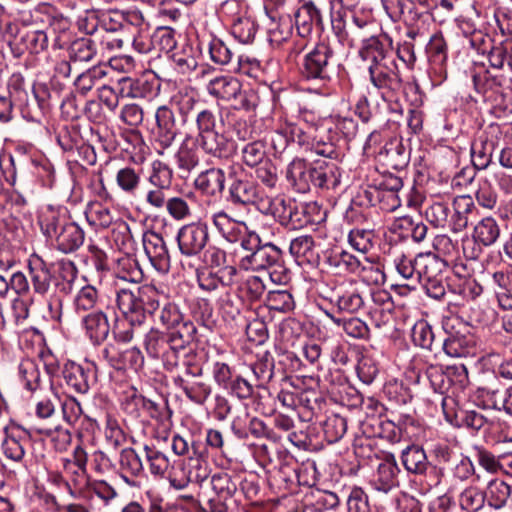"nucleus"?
I'll list each match as a JSON object with an SVG mask.
<instances>
[{
	"label": "nucleus",
	"instance_id": "1",
	"mask_svg": "<svg viewBox=\"0 0 512 512\" xmlns=\"http://www.w3.org/2000/svg\"><path fill=\"white\" fill-rule=\"evenodd\" d=\"M331 26L343 46L362 44L359 56L368 62L370 83L384 99L401 90L403 80L393 50L374 35V23L368 17L341 7L331 11Z\"/></svg>",
	"mask_w": 512,
	"mask_h": 512
},
{
	"label": "nucleus",
	"instance_id": "2",
	"mask_svg": "<svg viewBox=\"0 0 512 512\" xmlns=\"http://www.w3.org/2000/svg\"><path fill=\"white\" fill-rule=\"evenodd\" d=\"M27 276L18 271L7 280L8 291L13 290L18 296L26 295L30 291V283L35 294L46 299L50 318L59 321L62 316L64 299L70 296L75 289L78 269L74 262L62 260L58 268L52 272L48 265L39 260L29 263Z\"/></svg>",
	"mask_w": 512,
	"mask_h": 512
},
{
	"label": "nucleus",
	"instance_id": "3",
	"mask_svg": "<svg viewBox=\"0 0 512 512\" xmlns=\"http://www.w3.org/2000/svg\"><path fill=\"white\" fill-rule=\"evenodd\" d=\"M196 104L197 100L193 96L177 94L171 98L169 104L161 105L156 109L153 140L162 149L159 151L160 154L173 145L180 133V128H186L191 124V116Z\"/></svg>",
	"mask_w": 512,
	"mask_h": 512
},
{
	"label": "nucleus",
	"instance_id": "4",
	"mask_svg": "<svg viewBox=\"0 0 512 512\" xmlns=\"http://www.w3.org/2000/svg\"><path fill=\"white\" fill-rule=\"evenodd\" d=\"M39 224L44 236L53 241L55 248L64 254L76 252L84 243V230L65 213L48 209L39 217Z\"/></svg>",
	"mask_w": 512,
	"mask_h": 512
},
{
	"label": "nucleus",
	"instance_id": "5",
	"mask_svg": "<svg viewBox=\"0 0 512 512\" xmlns=\"http://www.w3.org/2000/svg\"><path fill=\"white\" fill-rule=\"evenodd\" d=\"M116 303L122 316L131 326L142 325L147 315H154L160 308V295L151 285L122 288L116 293Z\"/></svg>",
	"mask_w": 512,
	"mask_h": 512
},
{
	"label": "nucleus",
	"instance_id": "6",
	"mask_svg": "<svg viewBox=\"0 0 512 512\" xmlns=\"http://www.w3.org/2000/svg\"><path fill=\"white\" fill-rule=\"evenodd\" d=\"M335 165L314 167L303 159H294L288 166L286 177L300 193H306L314 188L335 187L338 180L333 169Z\"/></svg>",
	"mask_w": 512,
	"mask_h": 512
},
{
	"label": "nucleus",
	"instance_id": "7",
	"mask_svg": "<svg viewBox=\"0 0 512 512\" xmlns=\"http://www.w3.org/2000/svg\"><path fill=\"white\" fill-rule=\"evenodd\" d=\"M289 127L291 142L298 144L305 151L314 152L330 160H338L341 157V150L330 136L331 129H319L314 126L304 129L293 122H289Z\"/></svg>",
	"mask_w": 512,
	"mask_h": 512
},
{
	"label": "nucleus",
	"instance_id": "8",
	"mask_svg": "<svg viewBox=\"0 0 512 512\" xmlns=\"http://www.w3.org/2000/svg\"><path fill=\"white\" fill-rule=\"evenodd\" d=\"M228 195L227 202L237 207H246L263 202L260 186L249 177L241 164L228 166Z\"/></svg>",
	"mask_w": 512,
	"mask_h": 512
},
{
	"label": "nucleus",
	"instance_id": "9",
	"mask_svg": "<svg viewBox=\"0 0 512 512\" xmlns=\"http://www.w3.org/2000/svg\"><path fill=\"white\" fill-rule=\"evenodd\" d=\"M173 170L165 162L156 160L151 164L145 189V202L155 210L164 209L173 182Z\"/></svg>",
	"mask_w": 512,
	"mask_h": 512
},
{
	"label": "nucleus",
	"instance_id": "10",
	"mask_svg": "<svg viewBox=\"0 0 512 512\" xmlns=\"http://www.w3.org/2000/svg\"><path fill=\"white\" fill-rule=\"evenodd\" d=\"M334 50L329 44L321 42L307 52L301 63V76L307 80L329 81L334 66Z\"/></svg>",
	"mask_w": 512,
	"mask_h": 512
},
{
	"label": "nucleus",
	"instance_id": "11",
	"mask_svg": "<svg viewBox=\"0 0 512 512\" xmlns=\"http://www.w3.org/2000/svg\"><path fill=\"white\" fill-rule=\"evenodd\" d=\"M446 337L440 345L444 352L451 357H467L474 354L475 337L468 324L462 323L458 318L448 319L443 324Z\"/></svg>",
	"mask_w": 512,
	"mask_h": 512
},
{
	"label": "nucleus",
	"instance_id": "12",
	"mask_svg": "<svg viewBox=\"0 0 512 512\" xmlns=\"http://www.w3.org/2000/svg\"><path fill=\"white\" fill-rule=\"evenodd\" d=\"M212 377L218 387L239 400L250 399L254 394L253 383L238 374L233 367L225 362H214Z\"/></svg>",
	"mask_w": 512,
	"mask_h": 512
},
{
	"label": "nucleus",
	"instance_id": "13",
	"mask_svg": "<svg viewBox=\"0 0 512 512\" xmlns=\"http://www.w3.org/2000/svg\"><path fill=\"white\" fill-rule=\"evenodd\" d=\"M176 241L182 256L198 257L210 241L209 227L203 221L185 224L178 230Z\"/></svg>",
	"mask_w": 512,
	"mask_h": 512
},
{
	"label": "nucleus",
	"instance_id": "14",
	"mask_svg": "<svg viewBox=\"0 0 512 512\" xmlns=\"http://www.w3.org/2000/svg\"><path fill=\"white\" fill-rule=\"evenodd\" d=\"M98 367L94 361L85 360V365L73 361L65 363L62 375L68 389L76 394H87L97 382Z\"/></svg>",
	"mask_w": 512,
	"mask_h": 512
},
{
	"label": "nucleus",
	"instance_id": "15",
	"mask_svg": "<svg viewBox=\"0 0 512 512\" xmlns=\"http://www.w3.org/2000/svg\"><path fill=\"white\" fill-rule=\"evenodd\" d=\"M267 210H271L278 222L290 230L302 229L313 222L308 206L304 203L279 199L273 208L269 206Z\"/></svg>",
	"mask_w": 512,
	"mask_h": 512
},
{
	"label": "nucleus",
	"instance_id": "16",
	"mask_svg": "<svg viewBox=\"0 0 512 512\" xmlns=\"http://www.w3.org/2000/svg\"><path fill=\"white\" fill-rule=\"evenodd\" d=\"M144 345L147 354L152 358L160 359L167 371L176 369L179 357L174 351L165 331L151 328L145 336Z\"/></svg>",
	"mask_w": 512,
	"mask_h": 512
},
{
	"label": "nucleus",
	"instance_id": "17",
	"mask_svg": "<svg viewBox=\"0 0 512 512\" xmlns=\"http://www.w3.org/2000/svg\"><path fill=\"white\" fill-rule=\"evenodd\" d=\"M143 247L151 265L154 269L166 274L171 267V257L166 241L159 233L147 231L143 234Z\"/></svg>",
	"mask_w": 512,
	"mask_h": 512
},
{
	"label": "nucleus",
	"instance_id": "18",
	"mask_svg": "<svg viewBox=\"0 0 512 512\" xmlns=\"http://www.w3.org/2000/svg\"><path fill=\"white\" fill-rule=\"evenodd\" d=\"M498 134H500L499 127L490 126L472 143L471 158L474 168L484 170L492 163L493 154L498 144Z\"/></svg>",
	"mask_w": 512,
	"mask_h": 512
},
{
	"label": "nucleus",
	"instance_id": "19",
	"mask_svg": "<svg viewBox=\"0 0 512 512\" xmlns=\"http://www.w3.org/2000/svg\"><path fill=\"white\" fill-rule=\"evenodd\" d=\"M237 273L238 270L235 266H224L216 271L207 267H199L196 269V279L201 290L211 293L220 287L232 286Z\"/></svg>",
	"mask_w": 512,
	"mask_h": 512
},
{
	"label": "nucleus",
	"instance_id": "20",
	"mask_svg": "<svg viewBox=\"0 0 512 512\" xmlns=\"http://www.w3.org/2000/svg\"><path fill=\"white\" fill-rule=\"evenodd\" d=\"M165 333L179 359L192 354L195 350L197 328L190 319H185Z\"/></svg>",
	"mask_w": 512,
	"mask_h": 512
},
{
	"label": "nucleus",
	"instance_id": "21",
	"mask_svg": "<svg viewBox=\"0 0 512 512\" xmlns=\"http://www.w3.org/2000/svg\"><path fill=\"white\" fill-rule=\"evenodd\" d=\"M159 84L145 77H122L117 81L118 95L121 98L152 99L157 95Z\"/></svg>",
	"mask_w": 512,
	"mask_h": 512
},
{
	"label": "nucleus",
	"instance_id": "22",
	"mask_svg": "<svg viewBox=\"0 0 512 512\" xmlns=\"http://www.w3.org/2000/svg\"><path fill=\"white\" fill-rule=\"evenodd\" d=\"M455 400L450 397L442 398V409L445 419L457 427H467L479 431L486 423V418L476 412L468 410H454Z\"/></svg>",
	"mask_w": 512,
	"mask_h": 512
},
{
	"label": "nucleus",
	"instance_id": "23",
	"mask_svg": "<svg viewBox=\"0 0 512 512\" xmlns=\"http://www.w3.org/2000/svg\"><path fill=\"white\" fill-rule=\"evenodd\" d=\"M195 141L205 154L214 158L227 159L235 151L234 142L217 130L196 135Z\"/></svg>",
	"mask_w": 512,
	"mask_h": 512
},
{
	"label": "nucleus",
	"instance_id": "24",
	"mask_svg": "<svg viewBox=\"0 0 512 512\" xmlns=\"http://www.w3.org/2000/svg\"><path fill=\"white\" fill-rule=\"evenodd\" d=\"M281 250L272 243L261 244L255 251L247 254L241 260V265L245 269L266 270L279 264L281 260Z\"/></svg>",
	"mask_w": 512,
	"mask_h": 512
},
{
	"label": "nucleus",
	"instance_id": "25",
	"mask_svg": "<svg viewBox=\"0 0 512 512\" xmlns=\"http://www.w3.org/2000/svg\"><path fill=\"white\" fill-rule=\"evenodd\" d=\"M401 470L395 456L388 453L377 466L372 484L378 491L388 493L399 486V474Z\"/></svg>",
	"mask_w": 512,
	"mask_h": 512
},
{
	"label": "nucleus",
	"instance_id": "26",
	"mask_svg": "<svg viewBox=\"0 0 512 512\" xmlns=\"http://www.w3.org/2000/svg\"><path fill=\"white\" fill-rule=\"evenodd\" d=\"M295 26L299 36L307 37L314 26L323 29L321 8L312 0L305 1L294 14Z\"/></svg>",
	"mask_w": 512,
	"mask_h": 512
},
{
	"label": "nucleus",
	"instance_id": "27",
	"mask_svg": "<svg viewBox=\"0 0 512 512\" xmlns=\"http://www.w3.org/2000/svg\"><path fill=\"white\" fill-rule=\"evenodd\" d=\"M29 437L28 431L21 426L17 425L6 429L1 446L4 456L14 462L22 461Z\"/></svg>",
	"mask_w": 512,
	"mask_h": 512
},
{
	"label": "nucleus",
	"instance_id": "28",
	"mask_svg": "<svg viewBox=\"0 0 512 512\" xmlns=\"http://www.w3.org/2000/svg\"><path fill=\"white\" fill-rule=\"evenodd\" d=\"M82 327L85 335L93 345H101L110 333L107 315L102 310H95L82 317Z\"/></svg>",
	"mask_w": 512,
	"mask_h": 512
},
{
	"label": "nucleus",
	"instance_id": "29",
	"mask_svg": "<svg viewBox=\"0 0 512 512\" xmlns=\"http://www.w3.org/2000/svg\"><path fill=\"white\" fill-rule=\"evenodd\" d=\"M452 232L459 233L467 228L469 221L477 214V207L470 195H459L450 207Z\"/></svg>",
	"mask_w": 512,
	"mask_h": 512
},
{
	"label": "nucleus",
	"instance_id": "30",
	"mask_svg": "<svg viewBox=\"0 0 512 512\" xmlns=\"http://www.w3.org/2000/svg\"><path fill=\"white\" fill-rule=\"evenodd\" d=\"M358 199L352 201V205H362L363 200H366V205L376 206L379 205L380 209L386 212L395 211L401 205V200L397 193L393 191L381 190L377 187H370L359 193Z\"/></svg>",
	"mask_w": 512,
	"mask_h": 512
},
{
	"label": "nucleus",
	"instance_id": "31",
	"mask_svg": "<svg viewBox=\"0 0 512 512\" xmlns=\"http://www.w3.org/2000/svg\"><path fill=\"white\" fill-rule=\"evenodd\" d=\"M174 385L181 389L185 396L197 405H204L212 394V386L200 378L184 379V377H174Z\"/></svg>",
	"mask_w": 512,
	"mask_h": 512
},
{
	"label": "nucleus",
	"instance_id": "32",
	"mask_svg": "<svg viewBox=\"0 0 512 512\" xmlns=\"http://www.w3.org/2000/svg\"><path fill=\"white\" fill-rule=\"evenodd\" d=\"M226 175L221 168L212 167L202 171L194 180L196 190L207 196L221 195L225 189Z\"/></svg>",
	"mask_w": 512,
	"mask_h": 512
},
{
	"label": "nucleus",
	"instance_id": "33",
	"mask_svg": "<svg viewBox=\"0 0 512 512\" xmlns=\"http://www.w3.org/2000/svg\"><path fill=\"white\" fill-rule=\"evenodd\" d=\"M362 259L346 250H332L325 256V264L338 274H356L360 270Z\"/></svg>",
	"mask_w": 512,
	"mask_h": 512
},
{
	"label": "nucleus",
	"instance_id": "34",
	"mask_svg": "<svg viewBox=\"0 0 512 512\" xmlns=\"http://www.w3.org/2000/svg\"><path fill=\"white\" fill-rule=\"evenodd\" d=\"M401 462L408 473L415 475L426 474L430 466L425 450L415 444L402 450Z\"/></svg>",
	"mask_w": 512,
	"mask_h": 512
},
{
	"label": "nucleus",
	"instance_id": "35",
	"mask_svg": "<svg viewBox=\"0 0 512 512\" xmlns=\"http://www.w3.org/2000/svg\"><path fill=\"white\" fill-rule=\"evenodd\" d=\"M241 87L240 81L232 76H218L207 83L206 90L214 98L231 101Z\"/></svg>",
	"mask_w": 512,
	"mask_h": 512
},
{
	"label": "nucleus",
	"instance_id": "36",
	"mask_svg": "<svg viewBox=\"0 0 512 512\" xmlns=\"http://www.w3.org/2000/svg\"><path fill=\"white\" fill-rule=\"evenodd\" d=\"M501 235L498 221L492 216L482 218L473 228L472 238L484 247L494 245Z\"/></svg>",
	"mask_w": 512,
	"mask_h": 512
},
{
	"label": "nucleus",
	"instance_id": "37",
	"mask_svg": "<svg viewBox=\"0 0 512 512\" xmlns=\"http://www.w3.org/2000/svg\"><path fill=\"white\" fill-rule=\"evenodd\" d=\"M258 30L256 20L251 11L241 14L231 22V34L242 44L252 43Z\"/></svg>",
	"mask_w": 512,
	"mask_h": 512
},
{
	"label": "nucleus",
	"instance_id": "38",
	"mask_svg": "<svg viewBox=\"0 0 512 512\" xmlns=\"http://www.w3.org/2000/svg\"><path fill=\"white\" fill-rule=\"evenodd\" d=\"M416 265H418V280L422 279L423 282L437 277H442V270L445 268L446 263L443 259L436 254L420 253L416 257Z\"/></svg>",
	"mask_w": 512,
	"mask_h": 512
},
{
	"label": "nucleus",
	"instance_id": "39",
	"mask_svg": "<svg viewBox=\"0 0 512 512\" xmlns=\"http://www.w3.org/2000/svg\"><path fill=\"white\" fill-rule=\"evenodd\" d=\"M289 252L299 264L314 262L317 254L313 236L305 234L295 237L290 242Z\"/></svg>",
	"mask_w": 512,
	"mask_h": 512
},
{
	"label": "nucleus",
	"instance_id": "40",
	"mask_svg": "<svg viewBox=\"0 0 512 512\" xmlns=\"http://www.w3.org/2000/svg\"><path fill=\"white\" fill-rule=\"evenodd\" d=\"M119 464L122 478L128 484L132 483L130 478H137L144 473L142 460L133 448L121 450Z\"/></svg>",
	"mask_w": 512,
	"mask_h": 512
},
{
	"label": "nucleus",
	"instance_id": "41",
	"mask_svg": "<svg viewBox=\"0 0 512 512\" xmlns=\"http://www.w3.org/2000/svg\"><path fill=\"white\" fill-rule=\"evenodd\" d=\"M424 217L433 227L452 231L450 206L448 203H432L425 208Z\"/></svg>",
	"mask_w": 512,
	"mask_h": 512
},
{
	"label": "nucleus",
	"instance_id": "42",
	"mask_svg": "<svg viewBox=\"0 0 512 512\" xmlns=\"http://www.w3.org/2000/svg\"><path fill=\"white\" fill-rule=\"evenodd\" d=\"M208 50L211 61L220 66H229L233 70L238 56L222 39L212 38Z\"/></svg>",
	"mask_w": 512,
	"mask_h": 512
},
{
	"label": "nucleus",
	"instance_id": "43",
	"mask_svg": "<svg viewBox=\"0 0 512 512\" xmlns=\"http://www.w3.org/2000/svg\"><path fill=\"white\" fill-rule=\"evenodd\" d=\"M85 218L95 229H106L114 222L111 210L100 202L90 203L85 210Z\"/></svg>",
	"mask_w": 512,
	"mask_h": 512
},
{
	"label": "nucleus",
	"instance_id": "44",
	"mask_svg": "<svg viewBox=\"0 0 512 512\" xmlns=\"http://www.w3.org/2000/svg\"><path fill=\"white\" fill-rule=\"evenodd\" d=\"M154 316V322L161 325L165 331L175 327V325L181 323L187 317L182 313L179 306L172 302H165L156 311Z\"/></svg>",
	"mask_w": 512,
	"mask_h": 512
},
{
	"label": "nucleus",
	"instance_id": "45",
	"mask_svg": "<svg viewBox=\"0 0 512 512\" xmlns=\"http://www.w3.org/2000/svg\"><path fill=\"white\" fill-rule=\"evenodd\" d=\"M484 493L490 507L501 509L511 496V486L503 480L495 479L489 482Z\"/></svg>",
	"mask_w": 512,
	"mask_h": 512
},
{
	"label": "nucleus",
	"instance_id": "46",
	"mask_svg": "<svg viewBox=\"0 0 512 512\" xmlns=\"http://www.w3.org/2000/svg\"><path fill=\"white\" fill-rule=\"evenodd\" d=\"M19 45L31 54H38L48 47V36L43 30H24L18 33Z\"/></svg>",
	"mask_w": 512,
	"mask_h": 512
},
{
	"label": "nucleus",
	"instance_id": "47",
	"mask_svg": "<svg viewBox=\"0 0 512 512\" xmlns=\"http://www.w3.org/2000/svg\"><path fill=\"white\" fill-rule=\"evenodd\" d=\"M117 186L128 195H135L141 185V169L126 166L120 168L116 173Z\"/></svg>",
	"mask_w": 512,
	"mask_h": 512
},
{
	"label": "nucleus",
	"instance_id": "48",
	"mask_svg": "<svg viewBox=\"0 0 512 512\" xmlns=\"http://www.w3.org/2000/svg\"><path fill=\"white\" fill-rule=\"evenodd\" d=\"M99 294L95 287L86 285L82 287L74 297L73 306L75 311L79 313L92 312L98 309Z\"/></svg>",
	"mask_w": 512,
	"mask_h": 512
},
{
	"label": "nucleus",
	"instance_id": "49",
	"mask_svg": "<svg viewBox=\"0 0 512 512\" xmlns=\"http://www.w3.org/2000/svg\"><path fill=\"white\" fill-rule=\"evenodd\" d=\"M487 58L492 68L503 69L507 66L512 70V40L506 39L495 44Z\"/></svg>",
	"mask_w": 512,
	"mask_h": 512
},
{
	"label": "nucleus",
	"instance_id": "50",
	"mask_svg": "<svg viewBox=\"0 0 512 512\" xmlns=\"http://www.w3.org/2000/svg\"><path fill=\"white\" fill-rule=\"evenodd\" d=\"M468 30H464V35L468 40L469 46L478 54L489 56L490 50L494 47L493 40L483 31L475 29L471 22L465 23Z\"/></svg>",
	"mask_w": 512,
	"mask_h": 512
},
{
	"label": "nucleus",
	"instance_id": "51",
	"mask_svg": "<svg viewBox=\"0 0 512 512\" xmlns=\"http://www.w3.org/2000/svg\"><path fill=\"white\" fill-rule=\"evenodd\" d=\"M274 368V359L267 354L253 363L251 370L256 381L254 387L265 388L274 376Z\"/></svg>",
	"mask_w": 512,
	"mask_h": 512
},
{
	"label": "nucleus",
	"instance_id": "52",
	"mask_svg": "<svg viewBox=\"0 0 512 512\" xmlns=\"http://www.w3.org/2000/svg\"><path fill=\"white\" fill-rule=\"evenodd\" d=\"M145 397L137 392L135 388H131L125 392L121 400L122 412L133 420H138L143 416Z\"/></svg>",
	"mask_w": 512,
	"mask_h": 512
},
{
	"label": "nucleus",
	"instance_id": "53",
	"mask_svg": "<svg viewBox=\"0 0 512 512\" xmlns=\"http://www.w3.org/2000/svg\"><path fill=\"white\" fill-rule=\"evenodd\" d=\"M18 371L27 390L35 391L40 387L41 375L35 360L30 358L23 359L19 364Z\"/></svg>",
	"mask_w": 512,
	"mask_h": 512
},
{
	"label": "nucleus",
	"instance_id": "54",
	"mask_svg": "<svg viewBox=\"0 0 512 512\" xmlns=\"http://www.w3.org/2000/svg\"><path fill=\"white\" fill-rule=\"evenodd\" d=\"M265 305L269 310L288 313L294 309L295 302L288 290H272L266 296Z\"/></svg>",
	"mask_w": 512,
	"mask_h": 512
},
{
	"label": "nucleus",
	"instance_id": "55",
	"mask_svg": "<svg viewBox=\"0 0 512 512\" xmlns=\"http://www.w3.org/2000/svg\"><path fill=\"white\" fill-rule=\"evenodd\" d=\"M347 431V420L339 414L327 416L323 422V433L328 443H336Z\"/></svg>",
	"mask_w": 512,
	"mask_h": 512
},
{
	"label": "nucleus",
	"instance_id": "56",
	"mask_svg": "<svg viewBox=\"0 0 512 512\" xmlns=\"http://www.w3.org/2000/svg\"><path fill=\"white\" fill-rule=\"evenodd\" d=\"M144 452L150 473L156 477H163L170 467L168 457L155 446L145 445Z\"/></svg>",
	"mask_w": 512,
	"mask_h": 512
},
{
	"label": "nucleus",
	"instance_id": "57",
	"mask_svg": "<svg viewBox=\"0 0 512 512\" xmlns=\"http://www.w3.org/2000/svg\"><path fill=\"white\" fill-rule=\"evenodd\" d=\"M96 55L95 43L90 38H80L72 42L69 48L70 61L89 62Z\"/></svg>",
	"mask_w": 512,
	"mask_h": 512
},
{
	"label": "nucleus",
	"instance_id": "58",
	"mask_svg": "<svg viewBox=\"0 0 512 512\" xmlns=\"http://www.w3.org/2000/svg\"><path fill=\"white\" fill-rule=\"evenodd\" d=\"M35 101L48 115L53 107L59 103L60 97L57 90H52L46 83H35L32 88Z\"/></svg>",
	"mask_w": 512,
	"mask_h": 512
},
{
	"label": "nucleus",
	"instance_id": "59",
	"mask_svg": "<svg viewBox=\"0 0 512 512\" xmlns=\"http://www.w3.org/2000/svg\"><path fill=\"white\" fill-rule=\"evenodd\" d=\"M483 397L488 406L512 415V386L502 390H487Z\"/></svg>",
	"mask_w": 512,
	"mask_h": 512
},
{
	"label": "nucleus",
	"instance_id": "60",
	"mask_svg": "<svg viewBox=\"0 0 512 512\" xmlns=\"http://www.w3.org/2000/svg\"><path fill=\"white\" fill-rule=\"evenodd\" d=\"M485 501V493L474 486L465 488L459 496L460 507L467 512L479 511L483 508Z\"/></svg>",
	"mask_w": 512,
	"mask_h": 512
},
{
	"label": "nucleus",
	"instance_id": "61",
	"mask_svg": "<svg viewBox=\"0 0 512 512\" xmlns=\"http://www.w3.org/2000/svg\"><path fill=\"white\" fill-rule=\"evenodd\" d=\"M411 337L416 346L432 351L436 335L427 321L421 320L415 323Z\"/></svg>",
	"mask_w": 512,
	"mask_h": 512
},
{
	"label": "nucleus",
	"instance_id": "62",
	"mask_svg": "<svg viewBox=\"0 0 512 512\" xmlns=\"http://www.w3.org/2000/svg\"><path fill=\"white\" fill-rule=\"evenodd\" d=\"M151 37L155 50L169 53L176 47V32L168 26H160L156 28Z\"/></svg>",
	"mask_w": 512,
	"mask_h": 512
},
{
	"label": "nucleus",
	"instance_id": "63",
	"mask_svg": "<svg viewBox=\"0 0 512 512\" xmlns=\"http://www.w3.org/2000/svg\"><path fill=\"white\" fill-rule=\"evenodd\" d=\"M106 74V70L102 67L93 66L77 76L74 81L75 88L81 95H86Z\"/></svg>",
	"mask_w": 512,
	"mask_h": 512
},
{
	"label": "nucleus",
	"instance_id": "64",
	"mask_svg": "<svg viewBox=\"0 0 512 512\" xmlns=\"http://www.w3.org/2000/svg\"><path fill=\"white\" fill-rule=\"evenodd\" d=\"M210 484L212 492L228 499H232L237 492V483L233 477L226 472H219L211 477Z\"/></svg>",
	"mask_w": 512,
	"mask_h": 512
}]
</instances>
